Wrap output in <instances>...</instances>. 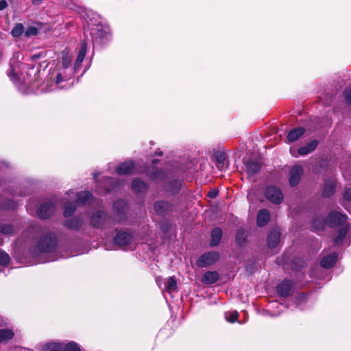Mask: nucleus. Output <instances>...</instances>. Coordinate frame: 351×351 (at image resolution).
I'll use <instances>...</instances> for the list:
<instances>
[{
  "label": "nucleus",
  "instance_id": "nucleus-37",
  "mask_svg": "<svg viewBox=\"0 0 351 351\" xmlns=\"http://www.w3.org/2000/svg\"><path fill=\"white\" fill-rule=\"evenodd\" d=\"M10 260V258L9 255L7 253L0 250V265L3 266L7 265H8Z\"/></svg>",
  "mask_w": 351,
  "mask_h": 351
},
{
  "label": "nucleus",
  "instance_id": "nucleus-35",
  "mask_svg": "<svg viewBox=\"0 0 351 351\" xmlns=\"http://www.w3.org/2000/svg\"><path fill=\"white\" fill-rule=\"evenodd\" d=\"M225 318L229 322H234L238 318V312L237 311L226 312Z\"/></svg>",
  "mask_w": 351,
  "mask_h": 351
},
{
  "label": "nucleus",
  "instance_id": "nucleus-22",
  "mask_svg": "<svg viewBox=\"0 0 351 351\" xmlns=\"http://www.w3.org/2000/svg\"><path fill=\"white\" fill-rule=\"evenodd\" d=\"M132 188L137 193H145L148 189L147 184L140 179H134L132 181Z\"/></svg>",
  "mask_w": 351,
  "mask_h": 351
},
{
  "label": "nucleus",
  "instance_id": "nucleus-1",
  "mask_svg": "<svg viewBox=\"0 0 351 351\" xmlns=\"http://www.w3.org/2000/svg\"><path fill=\"white\" fill-rule=\"evenodd\" d=\"M346 219V215L337 211H331L326 219L322 216H316L312 222V226L315 230L323 229L326 223L330 227L343 226Z\"/></svg>",
  "mask_w": 351,
  "mask_h": 351
},
{
  "label": "nucleus",
  "instance_id": "nucleus-51",
  "mask_svg": "<svg viewBox=\"0 0 351 351\" xmlns=\"http://www.w3.org/2000/svg\"><path fill=\"white\" fill-rule=\"evenodd\" d=\"M156 154L158 156H162V152H156Z\"/></svg>",
  "mask_w": 351,
  "mask_h": 351
},
{
  "label": "nucleus",
  "instance_id": "nucleus-9",
  "mask_svg": "<svg viewBox=\"0 0 351 351\" xmlns=\"http://www.w3.org/2000/svg\"><path fill=\"white\" fill-rule=\"evenodd\" d=\"M302 173L303 168L302 166L296 165L291 168L289 178V184L291 186H294L299 183Z\"/></svg>",
  "mask_w": 351,
  "mask_h": 351
},
{
  "label": "nucleus",
  "instance_id": "nucleus-38",
  "mask_svg": "<svg viewBox=\"0 0 351 351\" xmlns=\"http://www.w3.org/2000/svg\"><path fill=\"white\" fill-rule=\"evenodd\" d=\"M225 160L226 157L223 154L220 153L216 155L217 167L218 169H221L223 167Z\"/></svg>",
  "mask_w": 351,
  "mask_h": 351
},
{
  "label": "nucleus",
  "instance_id": "nucleus-26",
  "mask_svg": "<svg viewBox=\"0 0 351 351\" xmlns=\"http://www.w3.org/2000/svg\"><path fill=\"white\" fill-rule=\"evenodd\" d=\"M82 220L78 217L69 219L66 221V226L72 230H79L82 226Z\"/></svg>",
  "mask_w": 351,
  "mask_h": 351
},
{
  "label": "nucleus",
  "instance_id": "nucleus-5",
  "mask_svg": "<svg viewBox=\"0 0 351 351\" xmlns=\"http://www.w3.org/2000/svg\"><path fill=\"white\" fill-rule=\"evenodd\" d=\"M154 211L156 215L165 217L173 211V205L167 201H157L154 205Z\"/></svg>",
  "mask_w": 351,
  "mask_h": 351
},
{
  "label": "nucleus",
  "instance_id": "nucleus-27",
  "mask_svg": "<svg viewBox=\"0 0 351 351\" xmlns=\"http://www.w3.org/2000/svg\"><path fill=\"white\" fill-rule=\"evenodd\" d=\"M14 335V332L10 329L0 330V343H6L12 339Z\"/></svg>",
  "mask_w": 351,
  "mask_h": 351
},
{
  "label": "nucleus",
  "instance_id": "nucleus-33",
  "mask_svg": "<svg viewBox=\"0 0 351 351\" xmlns=\"http://www.w3.org/2000/svg\"><path fill=\"white\" fill-rule=\"evenodd\" d=\"M76 208L73 203L72 202H67L64 204V217H67L73 214V213L75 211Z\"/></svg>",
  "mask_w": 351,
  "mask_h": 351
},
{
  "label": "nucleus",
  "instance_id": "nucleus-15",
  "mask_svg": "<svg viewBox=\"0 0 351 351\" xmlns=\"http://www.w3.org/2000/svg\"><path fill=\"white\" fill-rule=\"evenodd\" d=\"M336 189V184L335 180H326L324 182V189H323V196L324 197H330L332 196Z\"/></svg>",
  "mask_w": 351,
  "mask_h": 351
},
{
  "label": "nucleus",
  "instance_id": "nucleus-49",
  "mask_svg": "<svg viewBox=\"0 0 351 351\" xmlns=\"http://www.w3.org/2000/svg\"><path fill=\"white\" fill-rule=\"evenodd\" d=\"M43 0H32L34 4H39Z\"/></svg>",
  "mask_w": 351,
  "mask_h": 351
},
{
  "label": "nucleus",
  "instance_id": "nucleus-19",
  "mask_svg": "<svg viewBox=\"0 0 351 351\" xmlns=\"http://www.w3.org/2000/svg\"><path fill=\"white\" fill-rule=\"evenodd\" d=\"M87 47L86 43L84 42L82 43L81 49L78 53V55L75 59L74 63V69L75 70H78L80 68L81 64L83 62L85 56L86 54Z\"/></svg>",
  "mask_w": 351,
  "mask_h": 351
},
{
  "label": "nucleus",
  "instance_id": "nucleus-17",
  "mask_svg": "<svg viewBox=\"0 0 351 351\" xmlns=\"http://www.w3.org/2000/svg\"><path fill=\"white\" fill-rule=\"evenodd\" d=\"M219 280V274L217 271H207L202 277V282L204 285H213Z\"/></svg>",
  "mask_w": 351,
  "mask_h": 351
},
{
  "label": "nucleus",
  "instance_id": "nucleus-36",
  "mask_svg": "<svg viewBox=\"0 0 351 351\" xmlns=\"http://www.w3.org/2000/svg\"><path fill=\"white\" fill-rule=\"evenodd\" d=\"M38 33V30L36 27H28L24 32L25 36L29 38L32 36H36Z\"/></svg>",
  "mask_w": 351,
  "mask_h": 351
},
{
  "label": "nucleus",
  "instance_id": "nucleus-46",
  "mask_svg": "<svg viewBox=\"0 0 351 351\" xmlns=\"http://www.w3.org/2000/svg\"><path fill=\"white\" fill-rule=\"evenodd\" d=\"M8 6V3L5 0H1L0 1V10L5 9Z\"/></svg>",
  "mask_w": 351,
  "mask_h": 351
},
{
  "label": "nucleus",
  "instance_id": "nucleus-34",
  "mask_svg": "<svg viewBox=\"0 0 351 351\" xmlns=\"http://www.w3.org/2000/svg\"><path fill=\"white\" fill-rule=\"evenodd\" d=\"M245 232L242 229L238 230L236 234V242L238 245H241L245 241Z\"/></svg>",
  "mask_w": 351,
  "mask_h": 351
},
{
  "label": "nucleus",
  "instance_id": "nucleus-20",
  "mask_svg": "<svg viewBox=\"0 0 351 351\" xmlns=\"http://www.w3.org/2000/svg\"><path fill=\"white\" fill-rule=\"evenodd\" d=\"M318 141L317 140H313L308 143L306 145L300 147L298 149V152L300 155L305 156L308 154L313 152L316 147H317Z\"/></svg>",
  "mask_w": 351,
  "mask_h": 351
},
{
  "label": "nucleus",
  "instance_id": "nucleus-30",
  "mask_svg": "<svg viewBox=\"0 0 351 351\" xmlns=\"http://www.w3.org/2000/svg\"><path fill=\"white\" fill-rule=\"evenodd\" d=\"M25 28L22 23H16L15 26L12 28L10 34L14 38L20 37L23 34H24Z\"/></svg>",
  "mask_w": 351,
  "mask_h": 351
},
{
  "label": "nucleus",
  "instance_id": "nucleus-16",
  "mask_svg": "<svg viewBox=\"0 0 351 351\" xmlns=\"http://www.w3.org/2000/svg\"><path fill=\"white\" fill-rule=\"evenodd\" d=\"M337 259V254L336 253H332L329 255L324 256L320 262V265L324 268H330L335 264Z\"/></svg>",
  "mask_w": 351,
  "mask_h": 351
},
{
  "label": "nucleus",
  "instance_id": "nucleus-40",
  "mask_svg": "<svg viewBox=\"0 0 351 351\" xmlns=\"http://www.w3.org/2000/svg\"><path fill=\"white\" fill-rule=\"evenodd\" d=\"M106 183L104 184V187L106 189V191L108 193L110 190L113 189L116 186L112 183V179L111 178H106Z\"/></svg>",
  "mask_w": 351,
  "mask_h": 351
},
{
  "label": "nucleus",
  "instance_id": "nucleus-14",
  "mask_svg": "<svg viewBox=\"0 0 351 351\" xmlns=\"http://www.w3.org/2000/svg\"><path fill=\"white\" fill-rule=\"evenodd\" d=\"M280 234L278 230H271L267 237V245L270 248L276 247L280 241Z\"/></svg>",
  "mask_w": 351,
  "mask_h": 351
},
{
  "label": "nucleus",
  "instance_id": "nucleus-28",
  "mask_svg": "<svg viewBox=\"0 0 351 351\" xmlns=\"http://www.w3.org/2000/svg\"><path fill=\"white\" fill-rule=\"evenodd\" d=\"M150 179L152 181L159 182L166 178V173L162 170H154L149 175Z\"/></svg>",
  "mask_w": 351,
  "mask_h": 351
},
{
  "label": "nucleus",
  "instance_id": "nucleus-31",
  "mask_svg": "<svg viewBox=\"0 0 351 351\" xmlns=\"http://www.w3.org/2000/svg\"><path fill=\"white\" fill-rule=\"evenodd\" d=\"M348 232V228L345 226H341V228L339 230V233L337 237H336L334 239V242L336 245H340L343 240L344 239Z\"/></svg>",
  "mask_w": 351,
  "mask_h": 351
},
{
  "label": "nucleus",
  "instance_id": "nucleus-13",
  "mask_svg": "<svg viewBox=\"0 0 351 351\" xmlns=\"http://www.w3.org/2000/svg\"><path fill=\"white\" fill-rule=\"evenodd\" d=\"M134 164L132 161H125L116 168V172L119 175L129 174L132 171Z\"/></svg>",
  "mask_w": 351,
  "mask_h": 351
},
{
  "label": "nucleus",
  "instance_id": "nucleus-48",
  "mask_svg": "<svg viewBox=\"0 0 351 351\" xmlns=\"http://www.w3.org/2000/svg\"><path fill=\"white\" fill-rule=\"evenodd\" d=\"M62 80V77L60 74H58L56 77V84H59Z\"/></svg>",
  "mask_w": 351,
  "mask_h": 351
},
{
  "label": "nucleus",
  "instance_id": "nucleus-53",
  "mask_svg": "<svg viewBox=\"0 0 351 351\" xmlns=\"http://www.w3.org/2000/svg\"><path fill=\"white\" fill-rule=\"evenodd\" d=\"M3 243V239L1 238H0V245H1Z\"/></svg>",
  "mask_w": 351,
  "mask_h": 351
},
{
  "label": "nucleus",
  "instance_id": "nucleus-18",
  "mask_svg": "<svg viewBox=\"0 0 351 351\" xmlns=\"http://www.w3.org/2000/svg\"><path fill=\"white\" fill-rule=\"evenodd\" d=\"M305 132V129L302 127H298L291 130L287 134V140L290 143L295 142L301 137Z\"/></svg>",
  "mask_w": 351,
  "mask_h": 351
},
{
  "label": "nucleus",
  "instance_id": "nucleus-29",
  "mask_svg": "<svg viewBox=\"0 0 351 351\" xmlns=\"http://www.w3.org/2000/svg\"><path fill=\"white\" fill-rule=\"evenodd\" d=\"M14 227L12 224L0 221V233L5 235H11L14 232Z\"/></svg>",
  "mask_w": 351,
  "mask_h": 351
},
{
  "label": "nucleus",
  "instance_id": "nucleus-45",
  "mask_svg": "<svg viewBox=\"0 0 351 351\" xmlns=\"http://www.w3.org/2000/svg\"><path fill=\"white\" fill-rule=\"evenodd\" d=\"M71 59L67 56H62V64L64 68H67L71 64Z\"/></svg>",
  "mask_w": 351,
  "mask_h": 351
},
{
  "label": "nucleus",
  "instance_id": "nucleus-41",
  "mask_svg": "<svg viewBox=\"0 0 351 351\" xmlns=\"http://www.w3.org/2000/svg\"><path fill=\"white\" fill-rule=\"evenodd\" d=\"M181 184L182 180L180 179H176L174 180L173 185L171 186L170 189H169V190L171 191L172 193L176 192L180 189Z\"/></svg>",
  "mask_w": 351,
  "mask_h": 351
},
{
  "label": "nucleus",
  "instance_id": "nucleus-50",
  "mask_svg": "<svg viewBox=\"0 0 351 351\" xmlns=\"http://www.w3.org/2000/svg\"><path fill=\"white\" fill-rule=\"evenodd\" d=\"M14 206V204L13 202H12L11 204L8 206V208H13Z\"/></svg>",
  "mask_w": 351,
  "mask_h": 351
},
{
  "label": "nucleus",
  "instance_id": "nucleus-39",
  "mask_svg": "<svg viewBox=\"0 0 351 351\" xmlns=\"http://www.w3.org/2000/svg\"><path fill=\"white\" fill-rule=\"evenodd\" d=\"M126 204L124 200H118L114 202L113 206L115 210H117L118 213H122L124 210V207Z\"/></svg>",
  "mask_w": 351,
  "mask_h": 351
},
{
  "label": "nucleus",
  "instance_id": "nucleus-54",
  "mask_svg": "<svg viewBox=\"0 0 351 351\" xmlns=\"http://www.w3.org/2000/svg\"><path fill=\"white\" fill-rule=\"evenodd\" d=\"M92 31H93V29H92ZM91 35L93 36V37H94V32H91Z\"/></svg>",
  "mask_w": 351,
  "mask_h": 351
},
{
  "label": "nucleus",
  "instance_id": "nucleus-4",
  "mask_svg": "<svg viewBox=\"0 0 351 351\" xmlns=\"http://www.w3.org/2000/svg\"><path fill=\"white\" fill-rule=\"evenodd\" d=\"M219 258V254L217 252H209L202 255L197 261V265L199 267H205L215 263Z\"/></svg>",
  "mask_w": 351,
  "mask_h": 351
},
{
  "label": "nucleus",
  "instance_id": "nucleus-43",
  "mask_svg": "<svg viewBox=\"0 0 351 351\" xmlns=\"http://www.w3.org/2000/svg\"><path fill=\"white\" fill-rule=\"evenodd\" d=\"M8 75L9 76V77L11 79V80L12 81H15L17 80V75L16 74L14 73V69L12 68V66H11V68L8 71Z\"/></svg>",
  "mask_w": 351,
  "mask_h": 351
},
{
  "label": "nucleus",
  "instance_id": "nucleus-11",
  "mask_svg": "<svg viewBox=\"0 0 351 351\" xmlns=\"http://www.w3.org/2000/svg\"><path fill=\"white\" fill-rule=\"evenodd\" d=\"M291 287L292 282L291 280H284L277 286V293L281 297H287L290 294Z\"/></svg>",
  "mask_w": 351,
  "mask_h": 351
},
{
  "label": "nucleus",
  "instance_id": "nucleus-55",
  "mask_svg": "<svg viewBox=\"0 0 351 351\" xmlns=\"http://www.w3.org/2000/svg\"><path fill=\"white\" fill-rule=\"evenodd\" d=\"M101 35H102V33H100V34L98 35V36H101Z\"/></svg>",
  "mask_w": 351,
  "mask_h": 351
},
{
  "label": "nucleus",
  "instance_id": "nucleus-47",
  "mask_svg": "<svg viewBox=\"0 0 351 351\" xmlns=\"http://www.w3.org/2000/svg\"><path fill=\"white\" fill-rule=\"evenodd\" d=\"M217 193L213 191V192H209L208 193V197L210 198H214L217 196Z\"/></svg>",
  "mask_w": 351,
  "mask_h": 351
},
{
  "label": "nucleus",
  "instance_id": "nucleus-21",
  "mask_svg": "<svg viewBox=\"0 0 351 351\" xmlns=\"http://www.w3.org/2000/svg\"><path fill=\"white\" fill-rule=\"evenodd\" d=\"M222 237V230L219 228H214L211 232V240L210 245L212 247L217 246Z\"/></svg>",
  "mask_w": 351,
  "mask_h": 351
},
{
  "label": "nucleus",
  "instance_id": "nucleus-10",
  "mask_svg": "<svg viewBox=\"0 0 351 351\" xmlns=\"http://www.w3.org/2000/svg\"><path fill=\"white\" fill-rule=\"evenodd\" d=\"M244 164L245 166V171L248 177H253L261 169L260 163L252 160L245 161Z\"/></svg>",
  "mask_w": 351,
  "mask_h": 351
},
{
  "label": "nucleus",
  "instance_id": "nucleus-32",
  "mask_svg": "<svg viewBox=\"0 0 351 351\" xmlns=\"http://www.w3.org/2000/svg\"><path fill=\"white\" fill-rule=\"evenodd\" d=\"M62 351H81L80 346L74 341L66 344L62 343Z\"/></svg>",
  "mask_w": 351,
  "mask_h": 351
},
{
  "label": "nucleus",
  "instance_id": "nucleus-2",
  "mask_svg": "<svg viewBox=\"0 0 351 351\" xmlns=\"http://www.w3.org/2000/svg\"><path fill=\"white\" fill-rule=\"evenodd\" d=\"M56 246V235L53 232H49L43 236L38 242V248L43 252H50Z\"/></svg>",
  "mask_w": 351,
  "mask_h": 351
},
{
  "label": "nucleus",
  "instance_id": "nucleus-42",
  "mask_svg": "<svg viewBox=\"0 0 351 351\" xmlns=\"http://www.w3.org/2000/svg\"><path fill=\"white\" fill-rule=\"evenodd\" d=\"M343 95L346 102L351 105V88H346Z\"/></svg>",
  "mask_w": 351,
  "mask_h": 351
},
{
  "label": "nucleus",
  "instance_id": "nucleus-7",
  "mask_svg": "<svg viewBox=\"0 0 351 351\" xmlns=\"http://www.w3.org/2000/svg\"><path fill=\"white\" fill-rule=\"evenodd\" d=\"M54 210V204L51 202H47L39 206L37 214L40 219H47L53 213Z\"/></svg>",
  "mask_w": 351,
  "mask_h": 351
},
{
  "label": "nucleus",
  "instance_id": "nucleus-25",
  "mask_svg": "<svg viewBox=\"0 0 351 351\" xmlns=\"http://www.w3.org/2000/svg\"><path fill=\"white\" fill-rule=\"evenodd\" d=\"M177 289V281L174 276L169 277L165 282V291L171 293Z\"/></svg>",
  "mask_w": 351,
  "mask_h": 351
},
{
  "label": "nucleus",
  "instance_id": "nucleus-23",
  "mask_svg": "<svg viewBox=\"0 0 351 351\" xmlns=\"http://www.w3.org/2000/svg\"><path fill=\"white\" fill-rule=\"evenodd\" d=\"M77 204L78 205L85 204L92 198L93 195L88 191H81L77 194Z\"/></svg>",
  "mask_w": 351,
  "mask_h": 351
},
{
  "label": "nucleus",
  "instance_id": "nucleus-44",
  "mask_svg": "<svg viewBox=\"0 0 351 351\" xmlns=\"http://www.w3.org/2000/svg\"><path fill=\"white\" fill-rule=\"evenodd\" d=\"M343 199L345 201H351V189H346L343 194Z\"/></svg>",
  "mask_w": 351,
  "mask_h": 351
},
{
  "label": "nucleus",
  "instance_id": "nucleus-8",
  "mask_svg": "<svg viewBox=\"0 0 351 351\" xmlns=\"http://www.w3.org/2000/svg\"><path fill=\"white\" fill-rule=\"evenodd\" d=\"M109 219L108 215L104 211H98L92 215L90 223L95 228H102Z\"/></svg>",
  "mask_w": 351,
  "mask_h": 351
},
{
  "label": "nucleus",
  "instance_id": "nucleus-52",
  "mask_svg": "<svg viewBox=\"0 0 351 351\" xmlns=\"http://www.w3.org/2000/svg\"><path fill=\"white\" fill-rule=\"evenodd\" d=\"M99 175V173H97V174L94 173V178H95V180H96V179H97V176H98Z\"/></svg>",
  "mask_w": 351,
  "mask_h": 351
},
{
  "label": "nucleus",
  "instance_id": "nucleus-24",
  "mask_svg": "<svg viewBox=\"0 0 351 351\" xmlns=\"http://www.w3.org/2000/svg\"><path fill=\"white\" fill-rule=\"evenodd\" d=\"M41 351H62V343H47L42 346Z\"/></svg>",
  "mask_w": 351,
  "mask_h": 351
},
{
  "label": "nucleus",
  "instance_id": "nucleus-12",
  "mask_svg": "<svg viewBox=\"0 0 351 351\" xmlns=\"http://www.w3.org/2000/svg\"><path fill=\"white\" fill-rule=\"evenodd\" d=\"M270 220V212L267 209H261L257 215V225L259 227L265 226Z\"/></svg>",
  "mask_w": 351,
  "mask_h": 351
},
{
  "label": "nucleus",
  "instance_id": "nucleus-3",
  "mask_svg": "<svg viewBox=\"0 0 351 351\" xmlns=\"http://www.w3.org/2000/svg\"><path fill=\"white\" fill-rule=\"evenodd\" d=\"M265 197L274 204H281L284 198L281 190L273 185L268 186L265 188Z\"/></svg>",
  "mask_w": 351,
  "mask_h": 351
},
{
  "label": "nucleus",
  "instance_id": "nucleus-6",
  "mask_svg": "<svg viewBox=\"0 0 351 351\" xmlns=\"http://www.w3.org/2000/svg\"><path fill=\"white\" fill-rule=\"evenodd\" d=\"M133 241V236L130 232L119 231L114 239L116 245L123 247L131 244Z\"/></svg>",
  "mask_w": 351,
  "mask_h": 351
}]
</instances>
